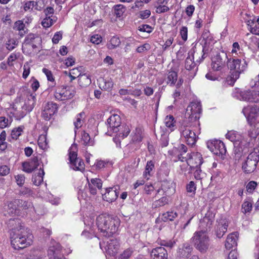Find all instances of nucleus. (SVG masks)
Listing matches in <instances>:
<instances>
[{"label":"nucleus","instance_id":"38","mask_svg":"<svg viewBox=\"0 0 259 259\" xmlns=\"http://www.w3.org/2000/svg\"><path fill=\"white\" fill-rule=\"evenodd\" d=\"M91 83L90 76L87 74H83L78 78V84L82 88L87 87Z\"/></svg>","mask_w":259,"mask_h":259},{"label":"nucleus","instance_id":"62","mask_svg":"<svg viewBox=\"0 0 259 259\" xmlns=\"http://www.w3.org/2000/svg\"><path fill=\"white\" fill-rule=\"evenodd\" d=\"M16 182L19 187H22L25 183V177L24 175L20 174L15 176Z\"/></svg>","mask_w":259,"mask_h":259},{"label":"nucleus","instance_id":"59","mask_svg":"<svg viewBox=\"0 0 259 259\" xmlns=\"http://www.w3.org/2000/svg\"><path fill=\"white\" fill-rule=\"evenodd\" d=\"M252 204L251 202L246 201L242 205V211L244 213L249 212L251 210Z\"/></svg>","mask_w":259,"mask_h":259},{"label":"nucleus","instance_id":"61","mask_svg":"<svg viewBox=\"0 0 259 259\" xmlns=\"http://www.w3.org/2000/svg\"><path fill=\"white\" fill-rule=\"evenodd\" d=\"M37 5V3L34 1H28L25 3L24 6V9L25 11H31L33 10V8Z\"/></svg>","mask_w":259,"mask_h":259},{"label":"nucleus","instance_id":"4","mask_svg":"<svg viewBox=\"0 0 259 259\" xmlns=\"http://www.w3.org/2000/svg\"><path fill=\"white\" fill-rule=\"evenodd\" d=\"M247 66L248 63L244 55L230 56L227 62V68L233 71L230 75L233 83L239 78L240 74L246 70Z\"/></svg>","mask_w":259,"mask_h":259},{"label":"nucleus","instance_id":"42","mask_svg":"<svg viewBox=\"0 0 259 259\" xmlns=\"http://www.w3.org/2000/svg\"><path fill=\"white\" fill-rule=\"evenodd\" d=\"M154 167V162L150 160L148 161L146 165L145 170L143 174L144 178L148 180L151 176L150 172L153 169Z\"/></svg>","mask_w":259,"mask_h":259},{"label":"nucleus","instance_id":"5","mask_svg":"<svg viewBox=\"0 0 259 259\" xmlns=\"http://www.w3.org/2000/svg\"><path fill=\"white\" fill-rule=\"evenodd\" d=\"M254 85L255 88L252 90L241 91L239 89H235L232 96L240 100L259 103V74L254 79Z\"/></svg>","mask_w":259,"mask_h":259},{"label":"nucleus","instance_id":"23","mask_svg":"<svg viewBox=\"0 0 259 259\" xmlns=\"http://www.w3.org/2000/svg\"><path fill=\"white\" fill-rule=\"evenodd\" d=\"M119 247V243L116 239H110L108 241L105 246V249L107 254L111 256L115 255Z\"/></svg>","mask_w":259,"mask_h":259},{"label":"nucleus","instance_id":"2","mask_svg":"<svg viewBox=\"0 0 259 259\" xmlns=\"http://www.w3.org/2000/svg\"><path fill=\"white\" fill-rule=\"evenodd\" d=\"M181 138L190 146H193L196 143L198 135L200 134L199 121L195 120L190 122L189 120H183L179 129Z\"/></svg>","mask_w":259,"mask_h":259},{"label":"nucleus","instance_id":"1","mask_svg":"<svg viewBox=\"0 0 259 259\" xmlns=\"http://www.w3.org/2000/svg\"><path fill=\"white\" fill-rule=\"evenodd\" d=\"M7 225L11 231V245L15 249H22L32 244L33 236L22 225L19 219H10Z\"/></svg>","mask_w":259,"mask_h":259},{"label":"nucleus","instance_id":"25","mask_svg":"<svg viewBox=\"0 0 259 259\" xmlns=\"http://www.w3.org/2000/svg\"><path fill=\"white\" fill-rule=\"evenodd\" d=\"M203 48L200 46H199L198 48L194 47L190 50L188 53V56L192 57L194 60L196 59V62L199 63L204 59L203 56L204 54L203 53Z\"/></svg>","mask_w":259,"mask_h":259},{"label":"nucleus","instance_id":"35","mask_svg":"<svg viewBox=\"0 0 259 259\" xmlns=\"http://www.w3.org/2000/svg\"><path fill=\"white\" fill-rule=\"evenodd\" d=\"M112 164V162L109 160L97 159L94 163L93 167L95 168L96 170H102L105 168L111 166Z\"/></svg>","mask_w":259,"mask_h":259},{"label":"nucleus","instance_id":"12","mask_svg":"<svg viewBox=\"0 0 259 259\" xmlns=\"http://www.w3.org/2000/svg\"><path fill=\"white\" fill-rule=\"evenodd\" d=\"M77 145L73 144L69 150V159L71 167L75 170H84V164L82 160L77 157Z\"/></svg>","mask_w":259,"mask_h":259},{"label":"nucleus","instance_id":"36","mask_svg":"<svg viewBox=\"0 0 259 259\" xmlns=\"http://www.w3.org/2000/svg\"><path fill=\"white\" fill-rule=\"evenodd\" d=\"M99 87L102 90L110 91L113 87V82L111 79H101L99 81Z\"/></svg>","mask_w":259,"mask_h":259},{"label":"nucleus","instance_id":"63","mask_svg":"<svg viewBox=\"0 0 259 259\" xmlns=\"http://www.w3.org/2000/svg\"><path fill=\"white\" fill-rule=\"evenodd\" d=\"M186 189L188 192L193 193V194H194L196 190V187L194 182L193 181H190L189 183L187 185Z\"/></svg>","mask_w":259,"mask_h":259},{"label":"nucleus","instance_id":"28","mask_svg":"<svg viewBox=\"0 0 259 259\" xmlns=\"http://www.w3.org/2000/svg\"><path fill=\"white\" fill-rule=\"evenodd\" d=\"M193 248L189 243H184L178 250V256L183 259L188 258L191 253Z\"/></svg>","mask_w":259,"mask_h":259},{"label":"nucleus","instance_id":"33","mask_svg":"<svg viewBox=\"0 0 259 259\" xmlns=\"http://www.w3.org/2000/svg\"><path fill=\"white\" fill-rule=\"evenodd\" d=\"M61 250L60 244L53 240L51 242L50 247L48 250V253L50 255H53L54 259L56 258V256L58 254L59 251Z\"/></svg>","mask_w":259,"mask_h":259},{"label":"nucleus","instance_id":"52","mask_svg":"<svg viewBox=\"0 0 259 259\" xmlns=\"http://www.w3.org/2000/svg\"><path fill=\"white\" fill-rule=\"evenodd\" d=\"M120 43L119 37L114 36L111 38L110 42L107 44V47L109 49H114L118 47Z\"/></svg>","mask_w":259,"mask_h":259},{"label":"nucleus","instance_id":"56","mask_svg":"<svg viewBox=\"0 0 259 259\" xmlns=\"http://www.w3.org/2000/svg\"><path fill=\"white\" fill-rule=\"evenodd\" d=\"M168 199L166 197H162L159 200L155 201L153 203V205L155 207H159L160 206H164V205L168 203Z\"/></svg>","mask_w":259,"mask_h":259},{"label":"nucleus","instance_id":"53","mask_svg":"<svg viewBox=\"0 0 259 259\" xmlns=\"http://www.w3.org/2000/svg\"><path fill=\"white\" fill-rule=\"evenodd\" d=\"M88 183L91 184L92 186H95L98 189H101L102 187V181L101 179L98 178L91 179V181H89V179H87Z\"/></svg>","mask_w":259,"mask_h":259},{"label":"nucleus","instance_id":"31","mask_svg":"<svg viewBox=\"0 0 259 259\" xmlns=\"http://www.w3.org/2000/svg\"><path fill=\"white\" fill-rule=\"evenodd\" d=\"M238 237V232H234L230 234L226 239L225 247L228 249H230L237 245V240Z\"/></svg>","mask_w":259,"mask_h":259},{"label":"nucleus","instance_id":"39","mask_svg":"<svg viewBox=\"0 0 259 259\" xmlns=\"http://www.w3.org/2000/svg\"><path fill=\"white\" fill-rule=\"evenodd\" d=\"M84 116L85 113L84 112H81L76 115L75 117V120L74 121V125L75 126V133L76 132V130L81 127L82 125Z\"/></svg>","mask_w":259,"mask_h":259},{"label":"nucleus","instance_id":"50","mask_svg":"<svg viewBox=\"0 0 259 259\" xmlns=\"http://www.w3.org/2000/svg\"><path fill=\"white\" fill-rule=\"evenodd\" d=\"M125 10V7L121 4L116 5L114 6V14L118 18H120L123 15Z\"/></svg>","mask_w":259,"mask_h":259},{"label":"nucleus","instance_id":"49","mask_svg":"<svg viewBox=\"0 0 259 259\" xmlns=\"http://www.w3.org/2000/svg\"><path fill=\"white\" fill-rule=\"evenodd\" d=\"M164 122L166 126L170 128L171 131L174 130L175 121L173 116L170 115L166 116L164 119Z\"/></svg>","mask_w":259,"mask_h":259},{"label":"nucleus","instance_id":"7","mask_svg":"<svg viewBox=\"0 0 259 259\" xmlns=\"http://www.w3.org/2000/svg\"><path fill=\"white\" fill-rule=\"evenodd\" d=\"M201 110L200 102L197 101H192L188 106L185 115V118L183 120H189L190 122H192L195 119L197 121H199V119Z\"/></svg>","mask_w":259,"mask_h":259},{"label":"nucleus","instance_id":"45","mask_svg":"<svg viewBox=\"0 0 259 259\" xmlns=\"http://www.w3.org/2000/svg\"><path fill=\"white\" fill-rule=\"evenodd\" d=\"M18 45V41L16 38H9L6 42V47L8 50L11 51Z\"/></svg>","mask_w":259,"mask_h":259},{"label":"nucleus","instance_id":"19","mask_svg":"<svg viewBox=\"0 0 259 259\" xmlns=\"http://www.w3.org/2000/svg\"><path fill=\"white\" fill-rule=\"evenodd\" d=\"M15 203L17 204V206L19 207V209L21 208L22 210H29L30 209H33L35 213L38 215H41L43 214L44 211L38 207H33L32 204L30 202H28L22 199H15ZM39 218H36V219Z\"/></svg>","mask_w":259,"mask_h":259},{"label":"nucleus","instance_id":"20","mask_svg":"<svg viewBox=\"0 0 259 259\" xmlns=\"http://www.w3.org/2000/svg\"><path fill=\"white\" fill-rule=\"evenodd\" d=\"M228 226V221L225 218H220L217 221L215 227V234L219 238H221L227 232Z\"/></svg>","mask_w":259,"mask_h":259},{"label":"nucleus","instance_id":"32","mask_svg":"<svg viewBox=\"0 0 259 259\" xmlns=\"http://www.w3.org/2000/svg\"><path fill=\"white\" fill-rule=\"evenodd\" d=\"M165 79L167 84L170 86H174L178 80L177 72L173 70H168L166 74Z\"/></svg>","mask_w":259,"mask_h":259},{"label":"nucleus","instance_id":"48","mask_svg":"<svg viewBox=\"0 0 259 259\" xmlns=\"http://www.w3.org/2000/svg\"><path fill=\"white\" fill-rule=\"evenodd\" d=\"M134 252L133 248L130 247L125 249L118 256V259H130Z\"/></svg>","mask_w":259,"mask_h":259},{"label":"nucleus","instance_id":"26","mask_svg":"<svg viewBox=\"0 0 259 259\" xmlns=\"http://www.w3.org/2000/svg\"><path fill=\"white\" fill-rule=\"evenodd\" d=\"M39 164L38 158L37 157H33L30 161L23 163V170L27 173H31L37 168Z\"/></svg>","mask_w":259,"mask_h":259},{"label":"nucleus","instance_id":"34","mask_svg":"<svg viewBox=\"0 0 259 259\" xmlns=\"http://www.w3.org/2000/svg\"><path fill=\"white\" fill-rule=\"evenodd\" d=\"M161 190L166 195H170L175 192L172 183L167 180L163 181L161 185Z\"/></svg>","mask_w":259,"mask_h":259},{"label":"nucleus","instance_id":"3","mask_svg":"<svg viewBox=\"0 0 259 259\" xmlns=\"http://www.w3.org/2000/svg\"><path fill=\"white\" fill-rule=\"evenodd\" d=\"M120 220L117 217H113L107 214H101L96 219L97 227L106 237H110L118 231Z\"/></svg>","mask_w":259,"mask_h":259},{"label":"nucleus","instance_id":"16","mask_svg":"<svg viewBox=\"0 0 259 259\" xmlns=\"http://www.w3.org/2000/svg\"><path fill=\"white\" fill-rule=\"evenodd\" d=\"M35 100V95L33 94H30L28 96L27 102H25L22 107L23 111L16 113L15 117L16 119L20 120L23 118L27 112L31 111L34 107Z\"/></svg>","mask_w":259,"mask_h":259},{"label":"nucleus","instance_id":"37","mask_svg":"<svg viewBox=\"0 0 259 259\" xmlns=\"http://www.w3.org/2000/svg\"><path fill=\"white\" fill-rule=\"evenodd\" d=\"M258 135H259V122L255 123L253 125L251 124L250 128L248 131V136L251 139H254Z\"/></svg>","mask_w":259,"mask_h":259},{"label":"nucleus","instance_id":"29","mask_svg":"<svg viewBox=\"0 0 259 259\" xmlns=\"http://www.w3.org/2000/svg\"><path fill=\"white\" fill-rule=\"evenodd\" d=\"M152 259H167V252L163 247L153 248L151 251Z\"/></svg>","mask_w":259,"mask_h":259},{"label":"nucleus","instance_id":"10","mask_svg":"<svg viewBox=\"0 0 259 259\" xmlns=\"http://www.w3.org/2000/svg\"><path fill=\"white\" fill-rule=\"evenodd\" d=\"M75 93L74 88L71 86H61L56 89L54 97L57 100L64 101L72 99Z\"/></svg>","mask_w":259,"mask_h":259},{"label":"nucleus","instance_id":"17","mask_svg":"<svg viewBox=\"0 0 259 259\" xmlns=\"http://www.w3.org/2000/svg\"><path fill=\"white\" fill-rule=\"evenodd\" d=\"M41 41V38L38 35L30 33L25 38L22 49L34 50L37 48V46L40 44Z\"/></svg>","mask_w":259,"mask_h":259},{"label":"nucleus","instance_id":"47","mask_svg":"<svg viewBox=\"0 0 259 259\" xmlns=\"http://www.w3.org/2000/svg\"><path fill=\"white\" fill-rule=\"evenodd\" d=\"M13 119L11 117L7 118L5 116L0 117V128L3 129L9 127L11 124Z\"/></svg>","mask_w":259,"mask_h":259},{"label":"nucleus","instance_id":"64","mask_svg":"<svg viewBox=\"0 0 259 259\" xmlns=\"http://www.w3.org/2000/svg\"><path fill=\"white\" fill-rule=\"evenodd\" d=\"M25 27V24L21 21H17L14 23L13 28L16 30L21 31L24 30Z\"/></svg>","mask_w":259,"mask_h":259},{"label":"nucleus","instance_id":"57","mask_svg":"<svg viewBox=\"0 0 259 259\" xmlns=\"http://www.w3.org/2000/svg\"><path fill=\"white\" fill-rule=\"evenodd\" d=\"M21 188L19 190L18 195L20 196H30L32 194V190L26 187H20Z\"/></svg>","mask_w":259,"mask_h":259},{"label":"nucleus","instance_id":"18","mask_svg":"<svg viewBox=\"0 0 259 259\" xmlns=\"http://www.w3.org/2000/svg\"><path fill=\"white\" fill-rule=\"evenodd\" d=\"M214 213L210 210H208L204 217L200 221L199 231H204L207 232L210 230L214 220Z\"/></svg>","mask_w":259,"mask_h":259},{"label":"nucleus","instance_id":"44","mask_svg":"<svg viewBox=\"0 0 259 259\" xmlns=\"http://www.w3.org/2000/svg\"><path fill=\"white\" fill-rule=\"evenodd\" d=\"M142 131L140 127L136 128L135 130L133 131L132 134V140L134 142H140L142 139Z\"/></svg>","mask_w":259,"mask_h":259},{"label":"nucleus","instance_id":"22","mask_svg":"<svg viewBox=\"0 0 259 259\" xmlns=\"http://www.w3.org/2000/svg\"><path fill=\"white\" fill-rule=\"evenodd\" d=\"M259 111V105H256L253 106H247L244 107L242 112L250 122H253L255 115Z\"/></svg>","mask_w":259,"mask_h":259},{"label":"nucleus","instance_id":"8","mask_svg":"<svg viewBox=\"0 0 259 259\" xmlns=\"http://www.w3.org/2000/svg\"><path fill=\"white\" fill-rule=\"evenodd\" d=\"M226 137L231 142H239V148H237L236 146H235L234 152L235 154H238V156H241L242 153H245L247 152V148L250 145V142L246 141L244 145L245 147L242 148V145H243V141L242 139V136L238 134L237 132L234 131L228 132L226 135Z\"/></svg>","mask_w":259,"mask_h":259},{"label":"nucleus","instance_id":"43","mask_svg":"<svg viewBox=\"0 0 259 259\" xmlns=\"http://www.w3.org/2000/svg\"><path fill=\"white\" fill-rule=\"evenodd\" d=\"M56 17L46 16L41 21V25L45 28L51 27L57 21Z\"/></svg>","mask_w":259,"mask_h":259},{"label":"nucleus","instance_id":"11","mask_svg":"<svg viewBox=\"0 0 259 259\" xmlns=\"http://www.w3.org/2000/svg\"><path fill=\"white\" fill-rule=\"evenodd\" d=\"M230 56L226 53L222 51L217 53L211 58V67L214 71H220L227 66V62Z\"/></svg>","mask_w":259,"mask_h":259},{"label":"nucleus","instance_id":"30","mask_svg":"<svg viewBox=\"0 0 259 259\" xmlns=\"http://www.w3.org/2000/svg\"><path fill=\"white\" fill-rule=\"evenodd\" d=\"M118 197V192L114 188H109L106 189V192L103 194L104 199L108 202H112L114 201Z\"/></svg>","mask_w":259,"mask_h":259},{"label":"nucleus","instance_id":"60","mask_svg":"<svg viewBox=\"0 0 259 259\" xmlns=\"http://www.w3.org/2000/svg\"><path fill=\"white\" fill-rule=\"evenodd\" d=\"M192 170L194 171V177L197 180L202 179L204 176V173L202 172L200 167L193 168Z\"/></svg>","mask_w":259,"mask_h":259},{"label":"nucleus","instance_id":"6","mask_svg":"<svg viewBox=\"0 0 259 259\" xmlns=\"http://www.w3.org/2000/svg\"><path fill=\"white\" fill-rule=\"evenodd\" d=\"M191 240L194 247L201 253L206 252L210 245L208 232L204 230L196 231Z\"/></svg>","mask_w":259,"mask_h":259},{"label":"nucleus","instance_id":"51","mask_svg":"<svg viewBox=\"0 0 259 259\" xmlns=\"http://www.w3.org/2000/svg\"><path fill=\"white\" fill-rule=\"evenodd\" d=\"M24 127L20 126L14 128L11 132V137L13 140H17L23 132Z\"/></svg>","mask_w":259,"mask_h":259},{"label":"nucleus","instance_id":"46","mask_svg":"<svg viewBox=\"0 0 259 259\" xmlns=\"http://www.w3.org/2000/svg\"><path fill=\"white\" fill-rule=\"evenodd\" d=\"M38 145L39 147L43 150H45L48 148V142L46 135H41L39 136L38 139Z\"/></svg>","mask_w":259,"mask_h":259},{"label":"nucleus","instance_id":"24","mask_svg":"<svg viewBox=\"0 0 259 259\" xmlns=\"http://www.w3.org/2000/svg\"><path fill=\"white\" fill-rule=\"evenodd\" d=\"M185 68L187 70L190 71L189 74L190 78H192L195 76L198 69L197 63L194 61V59L191 56H188L186 58Z\"/></svg>","mask_w":259,"mask_h":259},{"label":"nucleus","instance_id":"27","mask_svg":"<svg viewBox=\"0 0 259 259\" xmlns=\"http://www.w3.org/2000/svg\"><path fill=\"white\" fill-rule=\"evenodd\" d=\"M5 208L7 213L10 215L18 216L21 214V209L17 206V204L15 203V199L8 202Z\"/></svg>","mask_w":259,"mask_h":259},{"label":"nucleus","instance_id":"54","mask_svg":"<svg viewBox=\"0 0 259 259\" xmlns=\"http://www.w3.org/2000/svg\"><path fill=\"white\" fill-rule=\"evenodd\" d=\"M81 141L83 144L85 145H92L93 142L91 141V138L89 134L85 132H83L81 134Z\"/></svg>","mask_w":259,"mask_h":259},{"label":"nucleus","instance_id":"15","mask_svg":"<svg viewBox=\"0 0 259 259\" xmlns=\"http://www.w3.org/2000/svg\"><path fill=\"white\" fill-rule=\"evenodd\" d=\"M207 147L214 154L223 157L227 152L224 143L220 140L208 142Z\"/></svg>","mask_w":259,"mask_h":259},{"label":"nucleus","instance_id":"55","mask_svg":"<svg viewBox=\"0 0 259 259\" xmlns=\"http://www.w3.org/2000/svg\"><path fill=\"white\" fill-rule=\"evenodd\" d=\"M257 186V182L251 181L247 183L246 186V189L248 193H252Z\"/></svg>","mask_w":259,"mask_h":259},{"label":"nucleus","instance_id":"21","mask_svg":"<svg viewBox=\"0 0 259 259\" xmlns=\"http://www.w3.org/2000/svg\"><path fill=\"white\" fill-rule=\"evenodd\" d=\"M57 110V104L52 102L48 103L41 113L42 117L46 120H49L56 112Z\"/></svg>","mask_w":259,"mask_h":259},{"label":"nucleus","instance_id":"40","mask_svg":"<svg viewBox=\"0 0 259 259\" xmlns=\"http://www.w3.org/2000/svg\"><path fill=\"white\" fill-rule=\"evenodd\" d=\"M45 172L41 168L39 169V172L37 174H35L32 177V182L34 185L39 186L43 181V176Z\"/></svg>","mask_w":259,"mask_h":259},{"label":"nucleus","instance_id":"13","mask_svg":"<svg viewBox=\"0 0 259 259\" xmlns=\"http://www.w3.org/2000/svg\"><path fill=\"white\" fill-rule=\"evenodd\" d=\"M106 125L107 132L106 134L111 136L113 133L119 132V127L121 125V119L117 114H112L107 119Z\"/></svg>","mask_w":259,"mask_h":259},{"label":"nucleus","instance_id":"58","mask_svg":"<svg viewBox=\"0 0 259 259\" xmlns=\"http://www.w3.org/2000/svg\"><path fill=\"white\" fill-rule=\"evenodd\" d=\"M233 49L231 51V53L232 54H235L236 55H238V56L239 55H244L242 54V52H241V49L240 47V46L239 44L237 42H235L232 45Z\"/></svg>","mask_w":259,"mask_h":259},{"label":"nucleus","instance_id":"14","mask_svg":"<svg viewBox=\"0 0 259 259\" xmlns=\"http://www.w3.org/2000/svg\"><path fill=\"white\" fill-rule=\"evenodd\" d=\"M179 159L182 161H186L187 164L190 166L191 170L198 167L202 164L203 159L202 155L198 152L193 153L189 158L183 156V154H181L179 156Z\"/></svg>","mask_w":259,"mask_h":259},{"label":"nucleus","instance_id":"41","mask_svg":"<svg viewBox=\"0 0 259 259\" xmlns=\"http://www.w3.org/2000/svg\"><path fill=\"white\" fill-rule=\"evenodd\" d=\"M178 217V213L174 211H167L162 214L161 219L164 222L172 221Z\"/></svg>","mask_w":259,"mask_h":259},{"label":"nucleus","instance_id":"9","mask_svg":"<svg viewBox=\"0 0 259 259\" xmlns=\"http://www.w3.org/2000/svg\"><path fill=\"white\" fill-rule=\"evenodd\" d=\"M259 161V147L254 148L242 165V169L246 174H250L256 169Z\"/></svg>","mask_w":259,"mask_h":259}]
</instances>
